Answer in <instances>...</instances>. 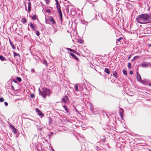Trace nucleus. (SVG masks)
Segmentation results:
<instances>
[{"label": "nucleus", "mask_w": 151, "mask_h": 151, "mask_svg": "<svg viewBox=\"0 0 151 151\" xmlns=\"http://www.w3.org/2000/svg\"><path fill=\"white\" fill-rule=\"evenodd\" d=\"M49 123L50 125L52 123V120L50 118H49Z\"/></svg>", "instance_id": "nucleus-19"}, {"label": "nucleus", "mask_w": 151, "mask_h": 151, "mask_svg": "<svg viewBox=\"0 0 151 151\" xmlns=\"http://www.w3.org/2000/svg\"><path fill=\"white\" fill-rule=\"evenodd\" d=\"M36 35L37 36H39L40 35L39 32L37 31H36Z\"/></svg>", "instance_id": "nucleus-29"}, {"label": "nucleus", "mask_w": 151, "mask_h": 151, "mask_svg": "<svg viewBox=\"0 0 151 151\" xmlns=\"http://www.w3.org/2000/svg\"><path fill=\"white\" fill-rule=\"evenodd\" d=\"M66 49H67L68 50L71 52L73 53H75L76 52V51L73 49H71L69 48H66Z\"/></svg>", "instance_id": "nucleus-12"}, {"label": "nucleus", "mask_w": 151, "mask_h": 151, "mask_svg": "<svg viewBox=\"0 0 151 151\" xmlns=\"http://www.w3.org/2000/svg\"><path fill=\"white\" fill-rule=\"evenodd\" d=\"M35 110L39 116H41L42 117H43L44 116L43 114L38 109H36Z\"/></svg>", "instance_id": "nucleus-8"}, {"label": "nucleus", "mask_w": 151, "mask_h": 151, "mask_svg": "<svg viewBox=\"0 0 151 151\" xmlns=\"http://www.w3.org/2000/svg\"><path fill=\"white\" fill-rule=\"evenodd\" d=\"M31 9V3L30 2H29L28 3V11L29 13L30 12Z\"/></svg>", "instance_id": "nucleus-10"}, {"label": "nucleus", "mask_w": 151, "mask_h": 151, "mask_svg": "<svg viewBox=\"0 0 151 151\" xmlns=\"http://www.w3.org/2000/svg\"><path fill=\"white\" fill-rule=\"evenodd\" d=\"M4 101V99L2 98H0V102H2Z\"/></svg>", "instance_id": "nucleus-28"}, {"label": "nucleus", "mask_w": 151, "mask_h": 151, "mask_svg": "<svg viewBox=\"0 0 151 151\" xmlns=\"http://www.w3.org/2000/svg\"><path fill=\"white\" fill-rule=\"evenodd\" d=\"M0 59L2 61H4L6 60L5 58L4 57L1 55H0Z\"/></svg>", "instance_id": "nucleus-17"}, {"label": "nucleus", "mask_w": 151, "mask_h": 151, "mask_svg": "<svg viewBox=\"0 0 151 151\" xmlns=\"http://www.w3.org/2000/svg\"><path fill=\"white\" fill-rule=\"evenodd\" d=\"M63 107H64V108H65V110L67 112H68V111L67 109V107H66V106H63Z\"/></svg>", "instance_id": "nucleus-31"}, {"label": "nucleus", "mask_w": 151, "mask_h": 151, "mask_svg": "<svg viewBox=\"0 0 151 151\" xmlns=\"http://www.w3.org/2000/svg\"><path fill=\"white\" fill-rule=\"evenodd\" d=\"M105 72L108 75L110 74L109 70L107 68H105Z\"/></svg>", "instance_id": "nucleus-16"}, {"label": "nucleus", "mask_w": 151, "mask_h": 151, "mask_svg": "<svg viewBox=\"0 0 151 151\" xmlns=\"http://www.w3.org/2000/svg\"><path fill=\"white\" fill-rule=\"evenodd\" d=\"M149 15L147 14H142L139 15L138 17V19H148Z\"/></svg>", "instance_id": "nucleus-3"}, {"label": "nucleus", "mask_w": 151, "mask_h": 151, "mask_svg": "<svg viewBox=\"0 0 151 151\" xmlns=\"http://www.w3.org/2000/svg\"><path fill=\"white\" fill-rule=\"evenodd\" d=\"M69 55L72 57L74 59L78 60V58L72 52L69 53Z\"/></svg>", "instance_id": "nucleus-9"}, {"label": "nucleus", "mask_w": 151, "mask_h": 151, "mask_svg": "<svg viewBox=\"0 0 151 151\" xmlns=\"http://www.w3.org/2000/svg\"><path fill=\"white\" fill-rule=\"evenodd\" d=\"M139 58V57L138 56H135L134 57L133 59H135V58Z\"/></svg>", "instance_id": "nucleus-38"}, {"label": "nucleus", "mask_w": 151, "mask_h": 151, "mask_svg": "<svg viewBox=\"0 0 151 151\" xmlns=\"http://www.w3.org/2000/svg\"><path fill=\"white\" fill-rule=\"evenodd\" d=\"M13 132L15 134H16L17 132V129L14 127V128L13 129Z\"/></svg>", "instance_id": "nucleus-23"}, {"label": "nucleus", "mask_w": 151, "mask_h": 151, "mask_svg": "<svg viewBox=\"0 0 151 151\" xmlns=\"http://www.w3.org/2000/svg\"><path fill=\"white\" fill-rule=\"evenodd\" d=\"M130 58V56H129V58H128V60H129V58Z\"/></svg>", "instance_id": "nucleus-46"}, {"label": "nucleus", "mask_w": 151, "mask_h": 151, "mask_svg": "<svg viewBox=\"0 0 151 151\" xmlns=\"http://www.w3.org/2000/svg\"><path fill=\"white\" fill-rule=\"evenodd\" d=\"M79 43H82V42H81V41H80H80H79Z\"/></svg>", "instance_id": "nucleus-48"}, {"label": "nucleus", "mask_w": 151, "mask_h": 151, "mask_svg": "<svg viewBox=\"0 0 151 151\" xmlns=\"http://www.w3.org/2000/svg\"><path fill=\"white\" fill-rule=\"evenodd\" d=\"M14 56H17V55H19L17 53H16L15 52L14 53Z\"/></svg>", "instance_id": "nucleus-35"}, {"label": "nucleus", "mask_w": 151, "mask_h": 151, "mask_svg": "<svg viewBox=\"0 0 151 151\" xmlns=\"http://www.w3.org/2000/svg\"><path fill=\"white\" fill-rule=\"evenodd\" d=\"M122 71H123V74L124 75H125V76H126L127 75V72L126 71L123 70H122Z\"/></svg>", "instance_id": "nucleus-22"}, {"label": "nucleus", "mask_w": 151, "mask_h": 151, "mask_svg": "<svg viewBox=\"0 0 151 151\" xmlns=\"http://www.w3.org/2000/svg\"><path fill=\"white\" fill-rule=\"evenodd\" d=\"M119 111H120V112H119L120 115L121 116V117L122 118L124 110L123 109L120 108V109H119Z\"/></svg>", "instance_id": "nucleus-13"}, {"label": "nucleus", "mask_w": 151, "mask_h": 151, "mask_svg": "<svg viewBox=\"0 0 151 151\" xmlns=\"http://www.w3.org/2000/svg\"><path fill=\"white\" fill-rule=\"evenodd\" d=\"M10 45L12 47V48L13 49H15L16 48V47L15 46H14L13 45V43L12 42H10Z\"/></svg>", "instance_id": "nucleus-20"}, {"label": "nucleus", "mask_w": 151, "mask_h": 151, "mask_svg": "<svg viewBox=\"0 0 151 151\" xmlns=\"http://www.w3.org/2000/svg\"><path fill=\"white\" fill-rule=\"evenodd\" d=\"M9 42H10H10H12L11 41V40H9Z\"/></svg>", "instance_id": "nucleus-45"}, {"label": "nucleus", "mask_w": 151, "mask_h": 151, "mask_svg": "<svg viewBox=\"0 0 151 151\" xmlns=\"http://www.w3.org/2000/svg\"><path fill=\"white\" fill-rule=\"evenodd\" d=\"M43 63L45 65H46V66L47 65V62L45 60H44L43 61Z\"/></svg>", "instance_id": "nucleus-27"}, {"label": "nucleus", "mask_w": 151, "mask_h": 151, "mask_svg": "<svg viewBox=\"0 0 151 151\" xmlns=\"http://www.w3.org/2000/svg\"><path fill=\"white\" fill-rule=\"evenodd\" d=\"M129 73H130V74H131V75H132V74H133V71H132V70H131V71H130V72H129Z\"/></svg>", "instance_id": "nucleus-37"}, {"label": "nucleus", "mask_w": 151, "mask_h": 151, "mask_svg": "<svg viewBox=\"0 0 151 151\" xmlns=\"http://www.w3.org/2000/svg\"><path fill=\"white\" fill-rule=\"evenodd\" d=\"M141 65L143 68H147L149 67V64L146 62H144L141 63Z\"/></svg>", "instance_id": "nucleus-4"}, {"label": "nucleus", "mask_w": 151, "mask_h": 151, "mask_svg": "<svg viewBox=\"0 0 151 151\" xmlns=\"http://www.w3.org/2000/svg\"><path fill=\"white\" fill-rule=\"evenodd\" d=\"M55 0V1L56 3V8L60 15V19H62L63 16L60 5L58 0Z\"/></svg>", "instance_id": "nucleus-2"}, {"label": "nucleus", "mask_w": 151, "mask_h": 151, "mask_svg": "<svg viewBox=\"0 0 151 151\" xmlns=\"http://www.w3.org/2000/svg\"><path fill=\"white\" fill-rule=\"evenodd\" d=\"M52 150L53 151H54V150H53V149Z\"/></svg>", "instance_id": "nucleus-50"}, {"label": "nucleus", "mask_w": 151, "mask_h": 151, "mask_svg": "<svg viewBox=\"0 0 151 151\" xmlns=\"http://www.w3.org/2000/svg\"><path fill=\"white\" fill-rule=\"evenodd\" d=\"M148 19H136L137 22L139 23L143 24L147 23L148 22H145L147 21Z\"/></svg>", "instance_id": "nucleus-6"}, {"label": "nucleus", "mask_w": 151, "mask_h": 151, "mask_svg": "<svg viewBox=\"0 0 151 151\" xmlns=\"http://www.w3.org/2000/svg\"><path fill=\"white\" fill-rule=\"evenodd\" d=\"M13 81L14 82H15V83H17V81L15 80H13Z\"/></svg>", "instance_id": "nucleus-41"}, {"label": "nucleus", "mask_w": 151, "mask_h": 151, "mask_svg": "<svg viewBox=\"0 0 151 151\" xmlns=\"http://www.w3.org/2000/svg\"><path fill=\"white\" fill-rule=\"evenodd\" d=\"M148 85L149 86H151V83H150L149 84H148Z\"/></svg>", "instance_id": "nucleus-40"}, {"label": "nucleus", "mask_w": 151, "mask_h": 151, "mask_svg": "<svg viewBox=\"0 0 151 151\" xmlns=\"http://www.w3.org/2000/svg\"><path fill=\"white\" fill-rule=\"evenodd\" d=\"M149 46L151 47V44L149 45Z\"/></svg>", "instance_id": "nucleus-49"}, {"label": "nucleus", "mask_w": 151, "mask_h": 151, "mask_svg": "<svg viewBox=\"0 0 151 151\" xmlns=\"http://www.w3.org/2000/svg\"><path fill=\"white\" fill-rule=\"evenodd\" d=\"M26 22V19H24V20L22 21L23 23H25Z\"/></svg>", "instance_id": "nucleus-39"}, {"label": "nucleus", "mask_w": 151, "mask_h": 151, "mask_svg": "<svg viewBox=\"0 0 151 151\" xmlns=\"http://www.w3.org/2000/svg\"><path fill=\"white\" fill-rule=\"evenodd\" d=\"M45 22L47 24H54L55 23L54 19H45Z\"/></svg>", "instance_id": "nucleus-7"}, {"label": "nucleus", "mask_w": 151, "mask_h": 151, "mask_svg": "<svg viewBox=\"0 0 151 151\" xmlns=\"http://www.w3.org/2000/svg\"><path fill=\"white\" fill-rule=\"evenodd\" d=\"M81 22L83 24H85L86 25L87 24L88 22L87 21H86L85 19H80Z\"/></svg>", "instance_id": "nucleus-11"}, {"label": "nucleus", "mask_w": 151, "mask_h": 151, "mask_svg": "<svg viewBox=\"0 0 151 151\" xmlns=\"http://www.w3.org/2000/svg\"><path fill=\"white\" fill-rule=\"evenodd\" d=\"M131 64L130 63H129L128 64V67L130 69L131 68Z\"/></svg>", "instance_id": "nucleus-26"}, {"label": "nucleus", "mask_w": 151, "mask_h": 151, "mask_svg": "<svg viewBox=\"0 0 151 151\" xmlns=\"http://www.w3.org/2000/svg\"><path fill=\"white\" fill-rule=\"evenodd\" d=\"M137 79L138 81L140 82L141 83H143V81L141 80V76L138 72H137Z\"/></svg>", "instance_id": "nucleus-5"}, {"label": "nucleus", "mask_w": 151, "mask_h": 151, "mask_svg": "<svg viewBox=\"0 0 151 151\" xmlns=\"http://www.w3.org/2000/svg\"><path fill=\"white\" fill-rule=\"evenodd\" d=\"M75 89L76 91H79L78 90V86L77 84L75 85Z\"/></svg>", "instance_id": "nucleus-18"}, {"label": "nucleus", "mask_w": 151, "mask_h": 151, "mask_svg": "<svg viewBox=\"0 0 151 151\" xmlns=\"http://www.w3.org/2000/svg\"><path fill=\"white\" fill-rule=\"evenodd\" d=\"M37 16L36 14L33 15L32 17V19H36Z\"/></svg>", "instance_id": "nucleus-24"}, {"label": "nucleus", "mask_w": 151, "mask_h": 151, "mask_svg": "<svg viewBox=\"0 0 151 151\" xmlns=\"http://www.w3.org/2000/svg\"><path fill=\"white\" fill-rule=\"evenodd\" d=\"M122 39V37H120V38H119L118 39H117V40L118 41V42H119L121 40V39Z\"/></svg>", "instance_id": "nucleus-32"}, {"label": "nucleus", "mask_w": 151, "mask_h": 151, "mask_svg": "<svg viewBox=\"0 0 151 151\" xmlns=\"http://www.w3.org/2000/svg\"><path fill=\"white\" fill-rule=\"evenodd\" d=\"M29 25L30 27H31L32 29H33L34 30H35V28L34 26L33 25V24H32V23H29Z\"/></svg>", "instance_id": "nucleus-14"}, {"label": "nucleus", "mask_w": 151, "mask_h": 151, "mask_svg": "<svg viewBox=\"0 0 151 151\" xmlns=\"http://www.w3.org/2000/svg\"><path fill=\"white\" fill-rule=\"evenodd\" d=\"M46 12H49V13H50V9H47L46 10Z\"/></svg>", "instance_id": "nucleus-33"}, {"label": "nucleus", "mask_w": 151, "mask_h": 151, "mask_svg": "<svg viewBox=\"0 0 151 151\" xmlns=\"http://www.w3.org/2000/svg\"><path fill=\"white\" fill-rule=\"evenodd\" d=\"M79 43H82V42H81V41H80H80H79Z\"/></svg>", "instance_id": "nucleus-47"}, {"label": "nucleus", "mask_w": 151, "mask_h": 151, "mask_svg": "<svg viewBox=\"0 0 151 151\" xmlns=\"http://www.w3.org/2000/svg\"><path fill=\"white\" fill-rule=\"evenodd\" d=\"M38 90L39 94L41 95L42 96L44 99L46 98L47 96H49L51 94L50 90L47 88H42L41 90L39 88Z\"/></svg>", "instance_id": "nucleus-1"}, {"label": "nucleus", "mask_w": 151, "mask_h": 151, "mask_svg": "<svg viewBox=\"0 0 151 151\" xmlns=\"http://www.w3.org/2000/svg\"><path fill=\"white\" fill-rule=\"evenodd\" d=\"M30 96H31V97L33 98H34V97H35V95L34 94H31L30 95Z\"/></svg>", "instance_id": "nucleus-34"}, {"label": "nucleus", "mask_w": 151, "mask_h": 151, "mask_svg": "<svg viewBox=\"0 0 151 151\" xmlns=\"http://www.w3.org/2000/svg\"><path fill=\"white\" fill-rule=\"evenodd\" d=\"M113 75L114 77L116 78L117 76V74L116 72L115 71L113 72Z\"/></svg>", "instance_id": "nucleus-15"}, {"label": "nucleus", "mask_w": 151, "mask_h": 151, "mask_svg": "<svg viewBox=\"0 0 151 151\" xmlns=\"http://www.w3.org/2000/svg\"><path fill=\"white\" fill-rule=\"evenodd\" d=\"M62 101L64 103H65L66 102V101L64 98L63 99Z\"/></svg>", "instance_id": "nucleus-30"}, {"label": "nucleus", "mask_w": 151, "mask_h": 151, "mask_svg": "<svg viewBox=\"0 0 151 151\" xmlns=\"http://www.w3.org/2000/svg\"><path fill=\"white\" fill-rule=\"evenodd\" d=\"M4 104L6 106H7L8 105V103L6 102H5L4 103Z\"/></svg>", "instance_id": "nucleus-36"}, {"label": "nucleus", "mask_w": 151, "mask_h": 151, "mask_svg": "<svg viewBox=\"0 0 151 151\" xmlns=\"http://www.w3.org/2000/svg\"><path fill=\"white\" fill-rule=\"evenodd\" d=\"M12 89L13 90H14V88L13 86L12 87Z\"/></svg>", "instance_id": "nucleus-42"}, {"label": "nucleus", "mask_w": 151, "mask_h": 151, "mask_svg": "<svg viewBox=\"0 0 151 151\" xmlns=\"http://www.w3.org/2000/svg\"><path fill=\"white\" fill-rule=\"evenodd\" d=\"M32 72H33L34 71V70H32Z\"/></svg>", "instance_id": "nucleus-44"}, {"label": "nucleus", "mask_w": 151, "mask_h": 151, "mask_svg": "<svg viewBox=\"0 0 151 151\" xmlns=\"http://www.w3.org/2000/svg\"><path fill=\"white\" fill-rule=\"evenodd\" d=\"M65 97L66 98V99H67L68 98V97L67 96H65Z\"/></svg>", "instance_id": "nucleus-43"}, {"label": "nucleus", "mask_w": 151, "mask_h": 151, "mask_svg": "<svg viewBox=\"0 0 151 151\" xmlns=\"http://www.w3.org/2000/svg\"><path fill=\"white\" fill-rule=\"evenodd\" d=\"M47 4H50V0H44Z\"/></svg>", "instance_id": "nucleus-21"}, {"label": "nucleus", "mask_w": 151, "mask_h": 151, "mask_svg": "<svg viewBox=\"0 0 151 151\" xmlns=\"http://www.w3.org/2000/svg\"><path fill=\"white\" fill-rule=\"evenodd\" d=\"M17 80L19 82L21 81V79L20 77H17Z\"/></svg>", "instance_id": "nucleus-25"}]
</instances>
